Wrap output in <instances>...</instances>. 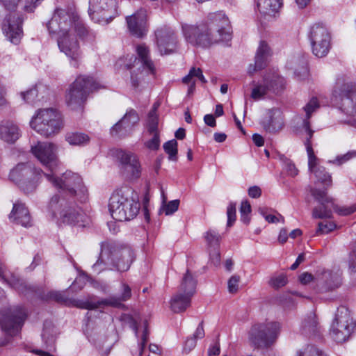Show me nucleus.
Returning a JSON list of instances; mask_svg holds the SVG:
<instances>
[{
	"label": "nucleus",
	"mask_w": 356,
	"mask_h": 356,
	"mask_svg": "<svg viewBox=\"0 0 356 356\" xmlns=\"http://www.w3.org/2000/svg\"><path fill=\"white\" fill-rule=\"evenodd\" d=\"M50 33L58 35V46L69 58L72 66L78 67L82 53L76 35L87 42H93L95 33L88 29L73 10L56 8L47 24Z\"/></svg>",
	"instance_id": "f257e3e1"
},
{
	"label": "nucleus",
	"mask_w": 356,
	"mask_h": 356,
	"mask_svg": "<svg viewBox=\"0 0 356 356\" xmlns=\"http://www.w3.org/2000/svg\"><path fill=\"white\" fill-rule=\"evenodd\" d=\"M181 30L186 42L197 47L207 48L213 44L231 40L229 22L222 13L211 15L205 22L181 23Z\"/></svg>",
	"instance_id": "f03ea898"
},
{
	"label": "nucleus",
	"mask_w": 356,
	"mask_h": 356,
	"mask_svg": "<svg viewBox=\"0 0 356 356\" xmlns=\"http://www.w3.org/2000/svg\"><path fill=\"white\" fill-rule=\"evenodd\" d=\"M135 258L134 250L128 245L115 242L104 241L97 261L92 265L94 273L99 274L105 270L127 271Z\"/></svg>",
	"instance_id": "7ed1b4c3"
},
{
	"label": "nucleus",
	"mask_w": 356,
	"mask_h": 356,
	"mask_svg": "<svg viewBox=\"0 0 356 356\" xmlns=\"http://www.w3.org/2000/svg\"><path fill=\"white\" fill-rule=\"evenodd\" d=\"M130 189L119 190L111 195L108 209L112 218L118 221L134 219L139 212L140 204L131 196Z\"/></svg>",
	"instance_id": "20e7f679"
},
{
	"label": "nucleus",
	"mask_w": 356,
	"mask_h": 356,
	"mask_svg": "<svg viewBox=\"0 0 356 356\" xmlns=\"http://www.w3.org/2000/svg\"><path fill=\"white\" fill-rule=\"evenodd\" d=\"M99 88V84L91 76H79L65 93V103L74 111H81L90 92Z\"/></svg>",
	"instance_id": "39448f33"
},
{
	"label": "nucleus",
	"mask_w": 356,
	"mask_h": 356,
	"mask_svg": "<svg viewBox=\"0 0 356 356\" xmlns=\"http://www.w3.org/2000/svg\"><path fill=\"white\" fill-rule=\"evenodd\" d=\"M31 127L41 136L48 138L58 134L63 127L60 113L54 108L39 109L30 122Z\"/></svg>",
	"instance_id": "423d86ee"
},
{
	"label": "nucleus",
	"mask_w": 356,
	"mask_h": 356,
	"mask_svg": "<svg viewBox=\"0 0 356 356\" xmlns=\"http://www.w3.org/2000/svg\"><path fill=\"white\" fill-rule=\"evenodd\" d=\"M47 211L53 218L67 224L79 222L83 216L81 209L74 202L58 194L51 197L47 206Z\"/></svg>",
	"instance_id": "0eeeda50"
},
{
	"label": "nucleus",
	"mask_w": 356,
	"mask_h": 356,
	"mask_svg": "<svg viewBox=\"0 0 356 356\" xmlns=\"http://www.w3.org/2000/svg\"><path fill=\"white\" fill-rule=\"evenodd\" d=\"M138 58H134L132 66L127 65L131 69V81L136 88L145 78L151 74L154 75L155 67L149 57V49L145 44H140L136 48Z\"/></svg>",
	"instance_id": "6e6552de"
},
{
	"label": "nucleus",
	"mask_w": 356,
	"mask_h": 356,
	"mask_svg": "<svg viewBox=\"0 0 356 356\" xmlns=\"http://www.w3.org/2000/svg\"><path fill=\"white\" fill-rule=\"evenodd\" d=\"M355 327V323L351 316L350 312L345 306L337 308L331 327L330 334L337 343L347 341Z\"/></svg>",
	"instance_id": "1a4fd4ad"
},
{
	"label": "nucleus",
	"mask_w": 356,
	"mask_h": 356,
	"mask_svg": "<svg viewBox=\"0 0 356 356\" xmlns=\"http://www.w3.org/2000/svg\"><path fill=\"white\" fill-rule=\"evenodd\" d=\"M44 172L33 168L31 163H19L10 172V179L17 184L25 193L33 191L38 177Z\"/></svg>",
	"instance_id": "9d476101"
},
{
	"label": "nucleus",
	"mask_w": 356,
	"mask_h": 356,
	"mask_svg": "<svg viewBox=\"0 0 356 356\" xmlns=\"http://www.w3.org/2000/svg\"><path fill=\"white\" fill-rule=\"evenodd\" d=\"M280 332V325L277 322L259 323L250 331V341L258 348H268L277 339Z\"/></svg>",
	"instance_id": "9b49d317"
},
{
	"label": "nucleus",
	"mask_w": 356,
	"mask_h": 356,
	"mask_svg": "<svg viewBox=\"0 0 356 356\" xmlns=\"http://www.w3.org/2000/svg\"><path fill=\"white\" fill-rule=\"evenodd\" d=\"M89 15L92 21L106 25L118 15L117 0H90Z\"/></svg>",
	"instance_id": "f8f14e48"
},
{
	"label": "nucleus",
	"mask_w": 356,
	"mask_h": 356,
	"mask_svg": "<svg viewBox=\"0 0 356 356\" xmlns=\"http://www.w3.org/2000/svg\"><path fill=\"white\" fill-rule=\"evenodd\" d=\"M112 155L119 163L120 172L124 177L133 180L140 177V164L135 154L121 149H116L113 150Z\"/></svg>",
	"instance_id": "ddd939ff"
},
{
	"label": "nucleus",
	"mask_w": 356,
	"mask_h": 356,
	"mask_svg": "<svg viewBox=\"0 0 356 356\" xmlns=\"http://www.w3.org/2000/svg\"><path fill=\"white\" fill-rule=\"evenodd\" d=\"M155 43L161 56L176 52L179 47L178 35L175 31L168 26H162L154 31Z\"/></svg>",
	"instance_id": "4468645a"
},
{
	"label": "nucleus",
	"mask_w": 356,
	"mask_h": 356,
	"mask_svg": "<svg viewBox=\"0 0 356 356\" xmlns=\"http://www.w3.org/2000/svg\"><path fill=\"white\" fill-rule=\"evenodd\" d=\"M31 152L43 166L51 171L56 172L60 163L57 157V147L52 143L38 142L31 147Z\"/></svg>",
	"instance_id": "2eb2a0df"
},
{
	"label": "nucleus",
	"mask_w": 356,
	"mask_h": 356,
	"mask_svg": "<svg viewBox=\"0 0 356 356\" xmlns=\"http://www.w3.org/2000/svg\"><path fill=\"white\" fill-rule=\"evenodd\" d=\"M312 53L318 58L325 56L330 49L331 37L327 28L316 24L312 26L309 35Z\"/></svg>",
	"instance_id": "dca6fc26"
},
{
	"label": "nucleus",
	"mask_w": 356,
	"mask_h": 356,
	"mask_svg": "<svg viewBox=\"0 0 356 356\" xmlns=\"http://www.w3.org/2000/svg\"><path fill=\"white\" fill-rule=\"evenodd\" d=\"M335 101L339 108L345 113L356 114V84L346 83L334 92Z\"/></svg>",
	"instance_id": "f3484780"
},
{
	"label": "nucleus",
	"mask_w": 356,
	"mask_h": 356,
	"mask_svg": "<svg viewBox=\"0 0 356 356\" xmlns=\"http://www.w3.org/2000/svg\"><path fill=\"white\" fill-rule=\"evenodd\" d=\"M26 318L25 310L22 307H16L0 314V325L5 333L13 336L19 332Z\"/></svg>",
	"instance_id": "a211bd4d"
},
{
	"label": "nucleus",
	"mask_w": 356,
	"mask_h": 356,
	"mask_svg": "<svg viewBox=\"0 0 356 356\" xmlns=\"http://www.w3.org/2000/svg\"><path fill=\"white\" fill-rule=\"evenodd\" d=\"M55 173L56 172H45L44 176L54 186L74 197L76 190L80 187L82 182L79 175L71 171H66L60 177H56Z\"/></svg>",
	"instance_id": "6ab92c4d"
},
{
	"label": "nucleus",
	"mask_w": 356,
	"mask_h": 356,
	"mask_svg": "<svg viewBox=\"0 0 356 356\" xmlns=\"http://www.w3.org/2000/svg\"><path fill=\"white\" fill-rule=\"evenodd\" d=\"M305 131L309 135L308 138H307L305 143L308 155L309 170L312 172L314 173L318 181L330 186L332 184L331 175L325 172V168L322 166H317L318 159L314 154L312 144L310 143V139L312 137L313 131L310 129V126H309V122L307 121L305 122Z\"/></svg>",
	"instance_id": "aec40b11"
},
{
	"label": "nucleus",
	"mask_w": 356,
	"mask_h": 356,
	"mask_svg": "<svg viewBox=\"0 0 356 356\" xmlns=\"http://www.w3.org/2000/svg\"><path fill=\"white\" fill-rule=\"evenodd\" d=\"M131 298V289L125 282H121V292L119 296L111 297L109 298L102 299L97 302H78L74 301L73 305L81 308L93 309L99 307L102 305H108L115 307H120L122 302H126Z\"/></svg>",
	"instance_id": "412c9836"
},
{
	"label": "nucleus",
	"mask_w": 356,
	"mask_h": 356,
	"mask_svg": "<svg viewBox=\"0 0 356 356\" xmlns=\"http://www.w3.org/2000/svg\"><path fill=\"white\" fill-rule=\"evenodd\" d=\"M284 81L282 77L276 72L272 74H267L260 83H252L253 88L251 92V97L254 100L262 99L268 90H277L284 86Z\"/></svg>",
	"instance_id": "4be33fe9"
},
{
	"label": "nucleus",
	"mask_w": 356,
	"mask_h": 356,
	"mask_svg": "<svg viewBox=\"0 0 356 356\" xmlns=\"http://www.w3.org/2000/svg\"><path fill=\"white\" fill-rule=\"evenodd\" d=\"M23 17L17 13H10L5 19L3 24V31L12 43L17 44L19 43L22 35Z\"/></svg>",
	"instance_id": "5701e85b"
},
{
	"label": "nucleus",
	"mask_w": 356,
	"mask_h": 356,
	"mask_svg": "<svg viewBox=\"0 0 356 356\" xmlns=\"http://www.w3.org/2000/svg\"><path fill=\"white\" fill-rule=\"evenodd\" d=\"M310 193L314 199L320 203L319 207L313 209L312 216L314 218H330L332 217L333 209V199L327 195L325 191L311 188Z\"/></svg>",
	"instance_id": "b1692460"
},
{
	"label": "nucleus",
	"mask_w": 356,
	"mask_h": 356,
	"mask_svg": "<svg viewBox=\"0 0 356 356\" xmlns=\"http://www.w3.org/2000/svg\"><path fill=\"white\" fill-rule=\"evenodd\" d=\"M124 321L134 331L136 337L139 339L138 355L141 356L149 337L147 322L144 321L143 324H140V322L139 323V321H140L139 317L134 318L129 315L124 316Z\"/></svg>",
	"instance_id": "393cba45"
},
{
	"label": "nucleus",
	"mask_w": 356,
	"mask_h": 356,
	"mask_svg": "<svg viewBox=\"0 0 356 356\" xmlns=\"http://www.w3.org/2000/svg\"><path fill=\"white\" fill-rule=\"evenodd\" d=\"M146 10L144 9H140L134 14L126 17L128 29L132 35L141 38L146 34Z\"/></svg>",
	"instance_id": "a878e982"
},
{
	"label": "nucleus",
	"mask_w": 356,
	"mask_h": 356,
	"mask_svg": "<svg viewBox=\"0 0 356 356\" xmlns=\"http://www.w3.org/2000/svg\"><path fill=\"white\" fill-rule=\"evenodd\" d=\"M268 118L262 122L263 127L269 132L281 130L284 126L282 113L280 109H270L267 113Z\"/></svg>",
	"instance_id": "bb28decb"
},
{
	"label": "nucleus",
	"mask_w": 356,
	"mask_h": 356,
	"mask_svg": "<svg viewBox=\"0 0 356 356\" xmlns=\"http://www.w3.org/2000/svg\"><path fill=\"white\" fill-rule=\"evenodd\" d=\"M270 56V49L268 45L264 41H261L259 44L255 56L254 65H250L248 72L252 74L257 70L264 68L268 63Z\"/></svg>",
	"instance_id": "cd10ccee"
},
{
	"label": "nucleus",
	"mask_w": 356,
	"mask_h": 356,
	"mask_svg": "<svg viewBox=\"0 0 356 356\" xmlns=\"http://www.w3.org/2000/svg\"><path fill=\"white\" fill-rule=\"evenodd\" d=\"M10 220L24 227L31 225V217L27 208L21 202H16L9 215Z\"/></svg>",
	"instance_id": "c85d7f7f"
},
{
	"label": "nucleus",
	"mask_w": 356,
	"mask_h": 356,
	"mask_svg": "<svg viewBox=\"0 0 356 356\" xmlns=\"http://www.w3.org/2000/svg\"><path fill=\"white\" fill-rule=\"evenodd\" d=\"M282 5V0H257V9L263 15L275 16Z\"/></svg>",
	"instance_id": "c756f323"
},
{
	"label": "nucleus",
	"mask_w": 356,
	"mask_h": 356,
	"mask_svg": "<svg viewBox=\"0 0 356 356\" xmlns=\"http://www.w3.org/2000/svg\"><path fill=\"white\" fill-rule=\"evenodd\" d=\"M0 136L6 142L13 143L19 137V128L12 122H4L0 125Z\"/></svg>",
	"instance_id": "7c9ffc66"
},
{
	"label": "nucleus",
	"mask_w": 356,
	"mask_h": 356,
	"mask_svg": "<svg viewBox=\"0 0 356 356\" xmlns=\"http://www.w3.org/2000/svg\"><path fill=\"white\" fill-rule=\"evenodd\" d=\"M4 3V7L8 10H15L19 3L22 8L27 13H32L40 5L44 0H1Z\"/></svg>",
	"instance_id": "2f4dec72"
},
{
	"label": "nucleus",
	"mask_w": 356,
	"mask_h": 356,
	"mask_svg": "<svg viewBox=\"0 0 356 356\" xmlns=\"http://www.w3.org/2000/svg\"><path fill=\"white\" fill-rule=\"evenodd\" d=\"M195 289L196 280L190 273L189 270H187L182 279L178 293H181L185 296H189L191 298L195 293Z\"/></svg>",
	"instance_id": "473e14b6"
},
{
	"label": "nucleus",
	"mask_w": 356,
	"mask_h": 356,
	"mask_svg": "<svg viewBox=\"0 0 356 356\" xmlns=\"http://www.w3.org/2000/svg\"><path fill=\"white\" fill-rule=\"evenodd\" d=\"M191 298L177 293L172 296L170 300L171 309L175 313L184 312L191 305Z\"/></svg>",
	"instance_id": "72a5a7b5"
},
{
	"label": "nucleus",
	"mask_w": 356,
	"mask_h": 356,
	"mask_svg": "<svg viewBox=\"0 0 356 356\" xmlns=\"http://www.w3.org/2000/svg\"><path fill=\"white\" fill-rule=\"evenodd\" d=\"M56 331L55 327L50 323L46 322L44 325V329L42 337L45 344V347L50 350H55L54 343L56 341Z\"/></svg>",
	"instance_id": "f704fd0d"
},
{
	"label": "nucleus",
	"mask_w": 356,
	"mask_h": 356,
	"mask_svg": "<svg viewBox=\"0 0 356 356\" xmlns=\"http://www.w3.org/2000/svg\"><path fill=\"white\" fill-rule=\"evenodd\" d=\"M318 323L316 316L314 313L311 312L302 321V332L307 335L316 334L318 332Z\"/></svg>",
	"instance_id": "c9c22d12"
},
{
	"label": "nucleus",
	"mask_w": 356,
	"mask_h": 356,
	"mask_svg": "<svg viewBox=\"0 0 356 356\" xmlns=\"http://www.w3.org/2000/svg\"><path fill=\"white\" fill-rule=\"evenodd\" d=\"M205 335L203 327V322L200 323L196 330L195 331L193 337L187 338L184 343V351L186 353H190L195 346L196 341L199 339H202Z\"/></svg>",
	"instance_id": "e433bc0d"
},
{
	"label": "nucleus",
	"mask_w": 356,
	"mask_h": 356,
	"mask_svg": "<svg viewBox=\"0 0 356 356\" xmlns=\"http://www.w3.org/2000/svg\"><path fill=\"white\" fill-rule=\"evenodd\" d=\"M65 140L70 145L81 146L88 144L90 138L83 133L69 132L65 135Z\"/></svg>",
	"instance_id": "4c0bfd02"
},
{
	"label": "nucleus",
	"mask_w": 356,
	"mask_h": 356,
	"mask_svg": "<svg viewBox=\"0 0 356 356\" xmlns=\"http://www.w3.org/2000/svg\"><path fill=\"white\" fill-rule=\"evenodd\" d=\"M138 121V115L134 109L127 111L126 114L122 118V122H124V129L125 131H131L133 127L136 124Z\"/></svg>",
	"instance_id": "58836bf2"
},
{
	"label": "nucleus",
	"mask_w": 356,
	"mask_h": 356,
	"mask_svg": "<svg viewBox=\"0 0 356 356\" xmlns=\"http://www.w3.org/2000/svg\"><path fill=\"white\" fill-rule=\"evenodd\" d=\"M163 201L162 206L160 209V212H164L165 215L169 216L174 213L177 211L179 205V200H175L170 201L166 203V197L164 195V193L162 191Z\"/></svg>",
	"instance_id": "ea45409f"
},
{
	"label": "nucleus",
	"mask_w": 356,
	"mask_h": 356,
	"mask_svg": "<svg viewBox=\"0 0 356 356\" xmlns=\"http://www.w3.org/2000/svg\"><path fill=\"white\" fill-rule=\"evenodd\" d=\"M321 279L325 280L328 289H333L340 285L339 277L337 274L333 275L329 270H324Z\"/></svg>",
	"instance_id": "a19ab883"
},
{
	"label": "nucleus",
	"mask_w": 356,
	"mask_h": 356,
	"mask_svg": "<svg viewBox=\"0 0 356 356\" xmlns=\"http://www.w3.org/2000/svg\"><path fill=\"white\" fill-rule=\"evenodd\" d=\"M163 149L168 154L169 159L171 161H177V142L173 139L164 143Z\"/></svg>",
	"instance_id": "79ce46f5"
},
{
	"label": "nucleus",
	"mask_w": 356,
	"mask_h": 356,
	"mask_svg": "<svg viewBox=\"0 0 356 356\" xmlns=\"http://www.w3.org/2000/svg\"><path fill=\"white\" fill-rule=\"evenodd\" d=\"M156 107L154 106V108L149 113L147 119V129L149 133L158 132V122L159 119L156 113Z\"/></svg>",
	"instance_id": "37998d69"
},
{
	"label": "nucleus",
	"mask_w": 356,
	"mask_h": 356,
	"mask_svg": "<svg viewBox=\"0 0 356 356\" xmlns=\"http://www.w3.org/2000/svg\"><path fill=\"white\" fill-rule=\"evenodd\" d=\"M296 356H326L321 350L314 346H307L297 352Z\"/></svg>",
	"instance_id": "c03bdc74"
},
{
	"label": "nucleus",
	"mask_w": 356,
	"mask_h": 356,
	"mask_svg": "<svg viewBox=\"0 0 356 356\" xmlns=\"http://www.w3.org/2000/svg\"><path fill=\"white\" fill-rule=\"evenodd\" d=\"M206 241L210 247L216 248L219 246L220 236L213 230L208 231L205 235Z\"/></svg>",
	"instance_id": "a18cd8bd"
},
{
	"label": "nucleus",
	"mask_w": 356,
	"mask_h": 356,
	"mask_svg": "<svg viewBox=\"0 0 356 356\" xmlns=\"http://www.w3.org/2000/svg\"><path fill=\"white\" fill-rule=\"evenodd\" d=\"M319 106L318 102L316 97H313L310 99V101L305 105L304 107V110L306 113L307 119L304 120V122L307 121L309 123V118L311 117V115L313 112H314ZM303 127L305 129V122H303Z\"/></svg>",
	"instance_id": "49530a36"
},
{
	"label": "nucleus",
	"mask_w": 356,
	"mask_h": 356,
	"mask_svg": "<svg viewBox=\"0 0 356 356\" xmlns=\"http://www.w3.org/2000/svg\"><path fill=\"white\" fill-rule=\"evenodd\" d=\"M287 283V277L284 274H280L273 276L270 281L269 284L274 289H279L285 286Z\"/></svg>",
	"instance_id": "de8ad7c7"
},
{
	"label": "nucleus",
	"mask_w": 356,
	"mask_h": 356,
	"mask_svg": "<svg viewBox=\"0 0 356 356\" xmlns=\"http://www.w3.org/2000/svg\"><path fill=\"white\" fill-rule=\"evenodd\" d=\"M318 228L316 231L317 234H325L333 231L337 225L331 221H323L318 223Z\"/></svg>",
	"instance_id": "09e8293b"
},
{
	"label": "nucleus",
	"mask_w": 356,
	"mask_h": 356,
	"mask_svg": "<svg viewBox=\"0 0 356 356\" xmlns=\"http://www.w3.org/2000/svg\"><path fill=\"white\" fill-rule=\"evenodd\" d=\"M333 209L340 216H348L353 213L356 211V205L351 204L349 206H337L333 203Z\"/></svg>",
	"instance_id": "8fccbe9b"
},
{
	"label": "nucleus",
	"mask_w": 356,
	"mask_h": 356,
	"mask_svg": "<svg viewBox=\"0 0 356 356\" xmlns=\"http://www.w3.org/2000/svg\"><path fill=\"white\" fill-rule=\"evenodd\" d=\"M195 72H196V68L195 67H192L188 74L185 76L182 81H183V83H186V84H188V85H190L189 86V88H188V92H191L193 91V90L195 88Z\"/></svg>",
	"instance_id": "3c124183"
},
{
	"label": "nucleus",
	"mask_w": 356,
	"mask_h": 356,
	"mask_svg": "<svg viewBox=\"0 0 356 356\" xmlns=\"http://www.w3.org/2000/svg\"><path fill=\"white\" fill-rule=\"evenodd\" d=\"M152 134V138L145 142V145L151 150H156L160 146V139L159 132L149 133Z\"/></svg>",
	"instance_id": "603ef678"
},
{
	"label": "nucleus",
	"mask_w": 356,
	"mask_h": 356,
	"mask_svg": "<svg viewBox=\"0 0 356 356\" xmlns=\"http://www.w3.org/2000/svg\"><path fill=\"white\" fill-rule=\"evenodd\" d=\"M355 156L356 151H350L343 155L338 156L334 160L330 161L329 162L333 164L340 165Z\"/></svg>",
	"instance_id": "864d4df0"
},
{
	"label": "nucleus",
	"mask_w": 356,
	"mask_h": 356,
	"mask_svg": "<svg viewBox=\"0 0 356 356\" xmlns=\"http://www.w3.org/2000/svg\"><path fill=\"white\" fill-rule=\"evenodd\" d=\"M240 280L241 277L238 275H234L229 279L227 288L229 293H236L238 291Z\"/></svg>",
	"instance_id": "5fc2aeb1"
},
{
	"label": "nucleus",
	"mask_w": 356,
	"mask_h": 356,
	"mask_svg": "<svg viewBox=\"0 0 356 356\" xmlns=\"http://www.w3.org/2000/svg\"><path fill=\"white\" fill-rule=\"evenodd\" d=\"M227 227L232 226L236 220V203L230 202L227 209Z\"/></svg>",
	"instance_id": "6e6d98bb"
},
{
	"label": "nucleus",
	"mask_w": 356,
	"mask_h": 356,
	"mask_svg": "<svg viewBox=\"0 0 356 356\" xmlns=\"http://www.w3.org/2000/svg\"><path fill=\"white\" fill-rule=\"evenodd\" d=\"M129 131H125L124 129V122H122V119L118 122L111 129V133L113 136H122L126 135Z\"/></svg>",
	"instance_id": "4d7b16f0"
},
{
	"label": "nucleus",
	"mask_w": 356,
	"mask_h": 356,
	"mask_svg": "<svg viewBox=\"0 0 356 356\" xmlns=\"http://www.w3.org/2000/svg\"><path fill=\"white\" fill-rule=\"evenodd\" d=\"M259 211L260 214L264 217L266 220L270 223L277 222L280 221V218L281 219L282 222H284V217L280 214H279V217L274 216V215L266 214V210L264 208H260L259 209Z\"/></svg>",
	"instance_id": "13d9d810"
},
{
	"label": "nucleus",
	"mask_w": 356,
	"mask_h": 356,
	"mask_svg": "<svg viewBox=\"0 0 356 356\" xmlns=\"http://www.w3.org/2000/svg\"><path fill=\"white\" fill-rule=\"evenodd\" d=\"M21 96L24 102L31 103L38 96V92L35 88H32L26 92H21Z\"/></svg>",
	"instance_id": "bf43d9fd"
},
{
	"label": "nucleus",
	"mask_w": 356,
	"mask_h": 356,
	"mask_svg": "<svg viewBox=\"0 0 356 356\" xmlns=\"http://www.w3.org/2000/svg\"><path fill=\"white\" fill-rule=\"evenodd\" d=\"M349 268L353 272H356V242L349 257Z\"/></svg>",
	"instance_id": "052dcab7"
},
{
	"label": "nucleus",
	"mask_w": 356,
	"mask_h": 356,
	"mask_svg": "<svg viewBox=\"0 0 356 356\" xmlns=\"http://www.w3.org/2000/svg\"><path fill=\"white\" fill-rule=\"evenodd\" d=\"M49 298L62 303H67V298L64 296L63 293L59 291H51L49 293Z\"/></svg>",
	"instance_id": "680f3d73"
},
{
	"label": "nucleus",
	"mask_w": 356,
	"mask_h": 356,
	"mask_svg": "<svg viewBox=\"0 0 356 356\" xmlns=\"http://www.w3.org/2000/svg\"><path fill=\"white\" fill-rule=\"evenodd\" d=\"M210 260L214 266H218L220 263V252L214 248L213 251L210 252Z\"/></svg>",
	"instance_id": "e2e57ef3"
},
{
	"label": "nucleus",
	"mask_w": 356,
	"mask_h": 356,
	"mask_svg": "<svg viewBox=\"0 0 356 356\" xmlns=\"http://www.w3.org/2000/svg\"><path fill=\"white\" fill-rule=\"evenodd\" d=\"M89 280V277L87 275L82 274L80 275L78 277L76 278L72 285L74 287L76 284H79V289H81L85 284L86 282Z\"/></svg>",
	"instance_id": "0e129e2a"
},
{
	"label": "nucleus",
	"mask_w": 356,
	"mask_h": 356,
	"mask_svg": "<svg viewBox=\"0 0 356 356\" xmlns=\"http://www.w3.org/2000/svg\"><path fill=\"white\" fill-rule=\"evenodd\" d=\"M248 195L250 197L258 198L261 195V190L257 186H251L248 189Z\"/></svg>",
	"instance_id": "69168bd1"
},
{
	"label": "nucleus",
	"mask_w": 356,
	"mask_h": 356,
	"mask_svg": "<svg viewBox=\"0 0 356 356\" xmlns=\"http://www.w3.org/2000/svg\"><path fill=\"white\" fill-rule=\"evenodd\" d=\"M299 280L302 284H307L314 280V276L308 273H303L299 276Z\"/></svg>",
	"instance_id": "338daca9"
},
{
	"label": "nucleus",
	"mask_w": 356,
	"mask_h": 356,
	"mask_svg": "<svg viewBox=\"0 0 356 356\" xmlns=\"http://www.w3.org/2000/svg\"><path fill=\"white\" fill-rule=\"evenodd\" d=\"M286 170L290 176L294 177L298 175V170L295 165L290 161L286 163Z\"/></svg>",
	"instance_id": "774afa93"
}]
</instances>
